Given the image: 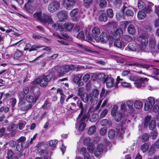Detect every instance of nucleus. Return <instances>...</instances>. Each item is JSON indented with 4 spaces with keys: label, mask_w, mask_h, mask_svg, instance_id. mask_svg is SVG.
I'll return each mask as SVG.
<instances>
[{
    "label": "nucleus",
    "mask_w": 159,
    "mask_h": 159,
    "mask_svg": "<svg viewBox=\"0 0 159 159\" xmlns=\"http://www.w3.org/2000/svg\"><path fill=\"white\" fill-rule=\"evenodd\" d=\"M154 4L151 2H148L146 6L144 2H139L138 4V6L139 9H142L147 13H149L152 10V7Z\"/></svg>",
    "instance_id": "f257e3e1"
},
{
    "label": "nucleus",
    "mask_w": 159,
    "mask_h": 159,
    "mask_svg": "<svg viewBox=\"0 0 159 159\" xmlns=\"http://www.w3.org/2000/svg\"><path fill=\"white\" fill-rule=\"evenodd\" d=\"M81 100L84 103H88L91 105L93 102V95L91 93H89L84 92L83 94H82L80 97Z\"/></svg>",
    "instance_id": "f03ea898"
},
{
    "label": "nucleus",
    "mask_w": 159,
    "mask_h": 159,
    "mask_svg": "<svg viewBox=\"0 0 159 159\" xmlns=\"http://www.w3.org/2000/svg\"><path fill=\"white\" fill-rule=\"evenodd\" d=\"M155 98L153 97H150L148 98V101H146L144 104V109L145 111L152 108L156 103Z\"/></svg>",
    "instance_id": "7ed1b4c3"
},
{
    "label": "nucleus",
    "mask_w": 159,
    "mask_h": 159,
    "mask_svg": "<svg viewBox=\"0 0 159 159\" xmlns=\"http://www.w3.org/2000/svg\"><path fill=\"white\" fill-rule=\"evenodd\" d=\"M137 41L139 43L141 48H143L148 45V40L147 37L143 35H140L138 37Z\"/></svg>",
    "instance_id": "20e7f679"
},
{
    "label": "nucleus",
    "mask_w": 159,
    "mask_h": 159,
    "mask_svg": "<svg viewBox=\"0 0 159 159\" xmlns=\"http://www.w3.org/2000/svg\"><path fill=\"white\" fill-rule=\"evenodd\" d=\"M59 7V3L55 0H54L48 5V9L50 12H53L57 11Z\"/></svg>",
    "instance_id": "39448f33"
},
{
    "label": "nucleus",
    "mask_w": 159,
    "mask_h": 159,
    "mask_svg": "<svg viewBox=\"0 0 159 159\" xmlns=\"http://www.w3.org/2000/svg\"><path fill=\"white\" fill-rule=\"evenodd\" d=\"M19 104L21 106V110L27 111L32 108L33 106L31 104H29L28 106H25V102L24 99H19Z\"/></svg>",
    "instance_id": "423d86ee"
},
{
    "label": "nucleus",
    "mask_w": 159,
    "mask_h": 159,
    "mask_svg": "<svg viewBox=\"0 0 159 159\" xmlns=\"http://www.w3.org/2000/svg\"><path fill=\"white\" fill-rule=\"evenodd\" d=\"M97 42H99L101 41L103 43H106L109 39V37L107 34L105 32H102L99 36L96 37Z\"/></svg>",
    "instance_id": "0eeeda50"
},
{
    "label": "nucleus",
    "mask_w": 159,
    "mask_h": 159,
    "mask_svg": "<svg viewBox=\"0 0 159 159\" xmlns=\"http://www.w3.org/2000/svg\"><path fill=\"white\" fill-rule=\"evenodd\" d=\"M46 77L45 76H42L41 78H39L35 79L32 81L31 82V84L33 85H36L39 84L40 86H45L46 85L45 83H42V80H44L45 82H47Z\"/></svg>",
    "instance_id": "6e6552de"
},
{
    "label": "nucleus",
    "mask_w": 159,
    "mask_h": 159,
    "mask_svg": "<svg viewBox=\"0 0 159 159\" xmlns=\"http://www.w3.org/2000/svg\"><path fill=\"white\" fill-rule=\"evenodd\" d=\"M106 80L105 83H106L107 88H110L113 87H116V83L114 82V80L112 77H109L108 75H107Z\"/></svg>",
    "instance_id": "1a4fd4ad"
},
{
    "label": "nucleus",
    "mask_w": 159,
    "mask_h": 159,
    "mask_svg": "<svg viewBox=\"0 0 159 159\" xmlns=\"http://www.w3.org/2000/svg\"><path fill=\"white\" fill-rule=\"evenodd\" d=\"M77 0H63V4L67 10L71 9Z\"/></svg>",
    "instance_id": "9d476101"
},
{
    "label": "nucleus",
    "mask_w": 159,
    "mask_h": 159,
    "mask_svg": "<svg viewBox=\"0 0 159 159\" xmlns=\"http://www.w3.org/2000/svg\"><path fill=\"white\" fill-rule=\"evenodd\" d=\"M45 144L44 143L40 142L37 145L36 147L38 148V151L39 154L41 155H43L45 154H47L48 152L47 151L43 148L44 147Z\"/></svg>",
    "instance_id": "9b49d317"
},
{
    "label": "nucleus",
    "mask_w": 159,
    "mask_h": 159,
    "mask_svg": "<svg viewBox=\"0 0 159 159\" xmlns=\"http://www.w3.org/2000/svg\"><path fill=\"white\" fill-rule=\"evenodd\" d=\"M42 22L48 24H51L53 22V20L51 16L48 14L44 13L43 14Z\"/></svg>",
    "instance_id": "f8f14e48"
},
{
    "label": "nucleus",
    "mask_w": 159,
    "mask_h": 159,
    "mask_svg": "<svg viewBox=\"0 0 159 159\" xmlns=\"http://www.w3.org/2000/svg\"><path fill=\"white\" fill-rule=\"evenodd\" d=\"M103 147V145L102 144H99L98 145L94 152V155L96 157H99L101 154L102 153Z\"/></svg>",
    "instance_id": "ddd939ff"
},
{
    "label": "nucleus",
    "mask_w": 159,
    "mask_h": 159,
    "mask_svg": "<svg viewBox=\"0 0 159 159\" xmlns=\"http://www.w3.org/2000/svg\"><path fill=\"white\" fill-rule=\"evenodd\" d=\"M122 34V31L120 29H118L114 31L112 34V37L113 39H120Z\"/></svg>",
    "instance_id": "4468645a"
},
{
    "label": "nucleus",
    "mask_w": 159,
    "mask_h": 159,
    "mask_svg": "<svg viewBox=\"0 0 159 159\" xmlns=\"http://www.w3.org/2000/svg\"><path fill=\"white\" fill-rule=\"evenodd\" d=\"M93 33V37L95 40H96V37H98L100 34L101 32L99 29L97 27H94L92 30Z\"/></svg>",
    "instance_id": "2eb2a0df"
},
{
    "label": "nucleus",
    "mask_w": 159,
    "mask_h": 159,
    "mask_svg": "<svg viewBox=\"0 0 159 159\" xmlns=\"http://www.w3.org/2000/svg\"><path fill=\"white\" fill-rule=\"evenodd\" d=\"M107 76V75H106L104 73H99L96 75V78L98 80L102 81L103 83H105Z\"/></svg>",
    "instance_id": "dca6fc26"
},
{
    "label": "nucleus",
    "mask_w": 159,
    "mask_h": 159,
    "mask_svg": "<svg viewBox=\"0 0 159 159\" xmlns=\"http://www.w3.org/2000/svg\"><path fill=\"white\" fill-rule=\"evenodd\" d=\"M80 152L83 155L84 159H89V154L87 152L86 148H81L80 149Z\"/></svg>",
    "instance_id": "f3484780"
},
{
    "label": "nucleus",
    "mask_w": 159,
    "mask_h": 159,
    "mask_svg": "<svg viewBox=\"0 0 159 159\" xmlns=\"http://www.w3.org/2000/svg\"><path fill=\"white\" fill-rule=\"evenodd\" d=\"M64 29L67 31H71L74 27V24L69 22L65 23L63 25Z\"/></svg>",
    "instance_id": "a211bd4d"
},
{
    "label": "nucleus",
    "mask_w": 159,
    "mask_h": 159,
    "mask_svg": "<svg viewBox=\"0 0 159 159\" xmlns=\"http://www.w3.org/2000/svg\"><path fill=\"white\" fill-rule=\"evenodd\" d=\"M42 76H45L46 77V81L47 82H45L44 80H42V83L43 82L44 84V83H45L46 84V85L45 86H42L43 87H45L48 84V83L51 80V79L53 77V74L52 73H50L48 74V75H43Z\"/></svg>",
    "instance_id": "6ab92c4d"
},
{
    "label": "nucleus",
    "mask_w": 159,
    "mask_h": 159,
    "mask_svg": "<svg viewBox=\"0 0 159 159\" xmlns=\"http://www.w3.org/2000/svg\"><path fill=\"white\" fill-rule=\"evenodd\" d=\"M59 18H60V20L63 21V20H66L67 18V13L64 11H60L58 14Z\"/></svg>",
    "instance_id": "aec40b11"
},
{
    "label": "nucleus",
    "mask_w": 159,
    "mask_h": 159,
    "mask_svg": "<svg viewBox=\"0 0 159 159\" xmlns=\"http://www.w3.org/2000/svg\"><path fill=\"white\" fill-rule=\"evenodd\" d=\"M156 121L155 120H151L149 124V129L151 130L156 129Z\"/></svg>",
    "instance_id": "412c9836"
},
{
    "label": "nucleus",
    "mask_w": 159,
    "mask_h": 159,
    "mask_svg": "<svg viewBox=\"0 0 159 159\" xmlns=\"http://www.w3.org/2000/svg\"><path fill=\"white\" fill-rule=\"evenodd\" d=\"M33 16L34 18L41 22L43 16L41 12H36L34 14Z\"/></svg>",
    "instance_id": "4be33fe9"
},
{
    "label": "nucleus",
    "mask_w": 159,
    "mask_h": 159,
    "mask_svg": "<svg viewBox=\"0 0 159 159\" xmlns=\"http://www.w3.org/2000/svg\"><path fill=\"white\" fill-rule=\"evenodd\" d=\"M65 107H67L66 108H68L70 111H75L76 110V104L74 102H72L69 103L68 105H66Z\"/></svg>",
    "instance_id": "5701e85b"
},
{
    "label": "nucleus",
    "mask_w": 159,
    "mask_h": 159,
    "mask_svg": "<svg viewBox=\"0 0 159 159\" xmlns=\"http://www.w3.org/2000/svg\"><path fill=\"white\" fill-rule=\"evenodd\" d=\"M128 33L130 34H134L135 32V30L134 25L132 24L129 25L127 29Z\"/></svg>",
    "instance_id": "b1692460"
},
{
    "label": "nucleus",
    "mask_w": 159,
    "mask_h": 159,
    "mask_svg": "<svg viewBox=\"0 0 159 159\" xmlns=\"http://www.w3.org/2000/svg\"><path fill=\"white\" fill-rule=\"evenodd\" d=\"M146 15L145 13L142 11H139L138 13L137 17L138 19L142 20L146 17Z\"/></svg>",
    "instance_id": "393cba45"
},
{
    "label": "nucleus",
    "mask_w": 159,
    "mask_h": 159,
    "mask_svg": "<svg viewBox=\"0 0 159 159\" xmlns=\"http://www.w3.org/2000/svg\"><path fill=\"white\" fill-rule=\"evenodd\" d=\"M66 96L65 94L61 95V96L59 102L60 104L61 107H64V106L65 107V106L66 105V103L64 102V101L66 98Z\"/></svg>",
    "instance_id": "a878e982"
},
{
    "label": "nucleus",
    "mask_w": 159,
    "mask_h": 159,
    "mask_svg": "<svg viewBox=\"0 0 159 159\" xmlns=\"http://www.w3.org/2000/svg\"><path fill=\"white\" fill-rule=\"evenodd\" d=\"M98 20L100 21H107V16L106 13H103L101 14L99 17Z\"/></svg>",
    "instance_id": "bb28decb"
},
{
    "label": "nucleus",
    "mask_w": 159,
    "mask_h": 159,
    "mask_svg": "<svg viewBox=\"0 0 159 159\" xmlns=\"http://www.w3.org/2000/svg\"><path fill=\"white\" fill-rule=\"evenodd\" d=\"M90 116V114L89 111L86 114H84L83 117L81 119L80 122H87Z\"/></svg>",
    "instance_id": "cd10ccee"
},
{
    "label": "nucleus",
    "mask_w": 159,
    "mask_h": 159,
    "mask_svg": "<svg viewBox=\"0 0 159 159\" xmlns=\"http://www.w3.org/2000/svg\"><path fill=\"white\" fill-rule=\"evenodd\" d=\"M25 99L26 101L30 103H35L36 102L33 95H27Z\"/></svg>",
    "instance_id": "c85d7f7f"
},
{
    "label": "nucleus",
    "mask_w": 159,
    "mask_h": 159,
    "mask_svg": "<svg viewBox=\"0 0 159 159\" xmlns=\"http://www.w3.org/2000/svg\"><path fill=\"white\" fill-rule=\"evenodd\" d=\"M149 149V144L148 143H145L141 145V149L143 153L147 152Z\"/></svg>",
    "instance_id": "c756f323"
},
{
    "label": "nucleus",
    "mask_w": 159,
    "mask_h": 159,
    "mask_svg": "<svg viewBox=\"0 0 159 159\" xmlns=\"http://www.w3.org/2000/svg\"><path fill=\"white\" fill-rule=\"evenodd\" d=\"M114 45L115 46L118 48H122V43L120 39L115 40L114 43Z\"/></svg>",
    "instance_id": "7c9ffc66"
},
{
    "label": "nucleus",
    "mask_w": 159,
    "mask_h": 159,
    "mask_svg": "<svg viewBox=\"0 0 159 159\" xmlns=\"http://www.w3.org/2000/svg\"><path fill=\"white\" fill-rule=\"evenodd\" d=\"M16 124L13 123H11L7 127V131H10L11 130H16Z\"/></svg>",
    "instance_id": "2f4dec72"
},
{
    "label": "nucleus",
    "mask_w": 159,
    "mask_h": 159,
    "mask_svg": "<svg viewBox=\"0 0 159 159\" xmlns=\"http://www.w3.org/2000/svg\"><path fill=\"white\" fill-rule=\"evenodd\" d=\"M115 131L113 129H111L108 132V137L110 139H113L115 134Z\"/></svg>",
    "instance_id": "473e14b6"
},
{
    "label": "nucleus",
    "mask_w": 159,
    "mask_h": 159,
    "mask_svg": "<svg viewBox=\"0 0 159 159\" xmlns=\"http://www.w3.org/2000/svg\"><path fill=\"white\" fill-rule=\"evenodd\" d=\"M122 116V114L121 112L120 111L117 112L116 116H114L115 120L116 122H119L121 119Z\"/></svg>",
    "instance_id": "72a5a7b5"
},
{
    "label": "nucleus",
    "mask_w": 159,
    "mask_h": 159,
    "mask_svg": "<svg viewBox=\"0 0 159 159\" xmlns=\"http://www.w3.org/2000/svg\"><path fill=\"white\" fill-rule=\"evenodd\" d=\"M143 106V103L140 101H136L134 103V107L137 109H140L142 108Z\"/></svg>",
    "instance_id": "f704fd0d"
},
{
    "label": "nucleus",
    "mask_w": 159,
    "mask_h": 159,
    "mask_svg": "<svg viewBox=\"0 0 159 159\" xmlns=\"http://www.w3.org/2000/svg\"><path fill=\"white\" fill-rule=\"evenodd\" d=\"M127 47L129 50L135 51L136 49V44L134 43H131L128 44Z\"/></svg>",
    "instance_id": "c9c22d12"
},
{
    "label": "nucleus",
    "mask_w": 159,
    "mask_h": 159,
    "mask_svg": "<svg viewBox=\"0 0 159 159\" xmlns=\"http://www.w3.org/2000/svg\"><path fill=\"white\" fill-rule=\"evenodd\" d=\"M98 116L97 113H93L89 118V121L92 122H94L96 121L98 118Z\"/></svg>",
    "instance_id": "e433bc0d"
},
{
    "label": "nucleus",
    "mask_w": 159,
    "mask_h": 159,
    "mask_svg": "<svg viewBox=\"0 0 159 159\" xmlns=\"http://www.w3.org/2000/svg\"><path fill=\"white\" fill-rule=\"evenodd\" d=\"M52 27L54 28H55L57 27V28L56 29L57 31H59L60 32H62L64 29V27L63 28L62 25H61L60 24H57V25L56 24L53 25Z\"/></svg>",
    "instance_id": "4c0bfd02"
},
{
    "label": "nucleus",
    "mask_w": 159,
    "mask_h": 159,
    "mask_svg": "<svg viewBox=\"0 0 159 159\" xmlns=\"http://www.w3.org/2000/svg\"><path fill=\"white\" fill-rule=\"evenodd\" d=\"M159 109V100L157 99L155 105L153 107L152 111L153 112L157 113Z\"/></svg>",
    "instance_id": "58836bf2"
},
{
    "label": "nucleus",
    "mask_w": 159,
    "mask_h": 159,
    "mask_svg": "<svg viewBox=\"0 0 159 159\" xmlns=\"http://www.w3.org/2000/svg\"><path fill=\"white\" fill-rule=\"evenodd\" d=\"M157 135L158 133L156 129L151 130V131L150 133V135L152 139H155L157 137Z\"/></svg>",
    "instance_id": "ea45409f"
},
{
    "label": "nucleus",
    "mask_w": 159,
    "mask_h": 159,
    "mask_svg": "<svg viewBox=\"0 0 159 159\" xmlns=\"http://www.w3.org/2000/svg\"><path fill=\"white\" fill-rule=\"evenodd\" d=\"M134 102L132 101L129 100L126 103V104L127 106L129 108V110L131 112L133 111V105Z\"/></svg>",
    "instance_id": "a19ab883"
},
{
    "label": "nucleus",
    "mask_w": 159,
    "mask_h": 159,
    "mask_svg": "<svg viewBox=\"0 0 159 159\" xmlns=\"http://www.w3.org/2000/svg\"><path fill=\"white\" fill-rule=\"evenodd\" d=\"M96 131V126L93 125L90 127L89 129L88 133L89 135H92Z\"/></svg>",
    "instance_id": "79ce46f5"
},
{
    "label": "nucleus",
    "mask_w": 159,
    "mask_h": 159,
    "mask_svg": "<svg viewBox=\"0 0 159 159\" xmlns=\"http://www.w3.org/2000/svg\"><path fill=\"white\" fill-rule=\"evenodd\" d=\"M94 147L95 146L93 143H89L87 147V149L88 151L90 153H93L94 150Z\"/></svg>",
    "instance_id": "37998d69"
},
{
    "label": "nucleus",
    "mask_w": 159,
    "mask_h": 159,
    "mask_svg": "<svg viewBox=\"0 0 159 159\" xmlns=\"http://www.w3.org/2000/svg\"><path fill=\"white\" fill-rule=\"evenodd\" d=\"M22 55V52L20 51L17 50L15 52L14 56V58L18 60L20 58Z\"/></svg>",
    "instance_id": "c03bdc74"
},
{
    "label": "nucleus",
    "mask_w": 159,
    "mask_h": 159,
    "mask_svg": "<svg viewBox=\"0 0 159 159\" xmlns=\"http://www.w3.org/2000/svg\"><path fill=\"white\" fill-rule=\"evenodd\" d=\"M93 2V0H84V6L88 8Z\"/></svg>",
    "instance_id": "a18cd8bd"
},
{
    "label": "nucleus",
    "mask_w": 159,
    "mask_h": 159,
    "mask_svg": "<svg viewBox=\"0 0 159 159\" xmlns=\"http://www.w3.org/2000/svg\"><path fill=\"white\" fill-rule=\"evenodd\" d=\"M124 133L125 131L122 128H121V130L119 129L117 130V134L118 136L119 137H120L121 139L123 138Z\"/></svg>",
    "instance_id": "49530a36"
},
{
    "label": "nucleus",
    "mask_w": 159,
    "mask_h": 159,
    "mask_svg": "<svg viewBox=\"0 0 159 159\" xmlns=\"http://www.w3.org/2000/svg\"><path fill=\"white\" fill-rule=\"evenodd\" d=\"M14 152L11 149H8L7 150V155L6 158L7 159H11L14 155Z\"/></svg>",
    "instance_id": "de8ad7c7"
},
{
    "label": "nucleus",
    "mask_w": 159,
    "mask_h": 159,
    "mask_svg": "<svg viewBox=\"0 0 159 159\" xmlns=\"http://www.w3.org/2000/svg\"><path fill=\"white\" fill-rule=\"evenodd\" d=\"M118 108V107L116 105H115L111 109V114L113 116H116V114L117 113L116 111L117 110Z\"/></svg>",
    "instance_id": "09e8293b"
},
{
    "label": "nucleus",
    "mask_w": 159,
    "mask_h": 159,
    "mask_svg": "<svg viewBox=\"0 0 159 159\" xmlns=\"http://www.w3.org/2000/svg\"><path fill=\"white\" fill-rule=\"evenodd\" d=\"M149 138V137L148 134L145 133L142 136V141L145 142L148 141Z\"/></svg>",
    "instance_id": "8fccbe9b"
},
{
    "label": "nucleus",
    "mask_w": 159,
    "mask_h": 159,
    "mask_svg": "<svg viewBox=\"0 0 159 159\" xmlns=\"http://www.w3.org/2000/svg\"><path fill=\"white\" fill-rule=\"evenodd\" d=\"M123 38L124 40L128 42H131L133 40L132 38L129 35H124Z\"/></svg>",
    "instance_id": "3c124183"
},
{
    "label": "nucleus",
    "mask_w": 159,
    "mask_h": 159,
    "mask_svg": "<svg viewBox=\"0 0 159 159\" xmlns=\"http://www.w3.org/2000/svg\"><path fill=\"white\" fill-rule=\"evenodd\" d=\"M57 142V140L56 139L50 140L49 141V146L52 147H56V145Z\"/></svg>",
    "instance_id": "603ef678"
},
{
    "label": "nucleus",
    "mask_w": 159,
    "mask_h": 159,
    "mask_svg": "<svg viewBox=\"0 0 159 159\" xmlns=\"http://www.w3.org/2000/svg\"><path fill=\"white\" fill-rule=\"evenodd\" d=\"M149 45L152 50H153L156 47V44L155 41L151 39L149 41Z\"/></svg>",
    "instance_id": "864d4df0"
},
{
    "label": "nucleus",
    "mask_w": 159,
    "mask_h": 159,
    "mask_svg": "<svg viewBox=\"0 0 159 159\" xmlns=\"http://www.w3.org/2000/svg\"><path fill=\"white\" fill-rule=\"evenodd\" d=\"M155 148L154 146H152L149 148L148 150L149 155L150 156L153 155L155 152Z\"/></svg>",
    "instance_id": "5fc2aeb1"
},
{
    "label": "nucleus",
    "mask_w": 159,
    "mask_h": 159,
    "mask_svg": "<svg viewBox=\"0 0 159 159\" xmlns=\"http://www.w3.org/2000/svg\"><path fill=\"white\" fill-rule=\"evenodd\" d=\"M106 12L107 16L111 18L113 16V10L111 9H108L107 10Z\"/></svg>",
    "instance_id": "6e6d98bb"
},
{
    "label": "nucleus",
    "mask_w": 159,
    "mask_h": 159,
    "mask_svg": "<svg viewBox=\"0 0 159 159\" xmlns=\"http://www.w3.org/2000/svg\"><path fill=\"white\" fill-rule=\"evenodd\" d=\"M40 94V92L39 90L36 91L34 94L33 96H34V98L36 102L39 98Z\"/></svg>",
    "instance_id": "4d7b16f0"
},
{
    "label": "nucleus",
    "mask_w": 159,
    "mask_h": 159,
    "mask_svg": "<svg viewBox=\"0 0 159 159\" xmlns=\"http://www.w3.org/2000/svg\"><path fill=\"white\" fill-rule=\"evenodd\" d=\"M80 124L79 127V130L82 131L84 130L86 126V124L84 122H80Z\"/></svg>",
    "instance_id": "13d9d810"
},
{
    "label": "nucleus",
    "mask_w": 159,
    "mask_h": 159,
    "mask_svg": "<svg viewBox=\"0 0 159 159\" xmlns=\"http://www.w3.org/2000/svg\"><path fill=\"white\" fill-rule=\"evenodd\" d=\"M26 141V138L24 136H21L17 140V143H22L23 144L25 143Z\"/></svg>",
    "instance_id": "bf43d9fd"
},
{
    "label": "nucleus",
    "mask_w": 159,
    "mask_h": 159,
    "mask_svg": "<svg viewBox=\"0 0 159 159\" xmlns=\"http://www.w3.org/2000/svg\"><path fill=\"white\" fill-rule=\"evenodd\" d=\"M77 8H75L72 10L70 12V15L71 17H74L77 15L78 12Z\"/></svg>",
    "instance_id": "052dcab7"
},
{
    "label": "nucleus",
    "mask_w": 159,
    "mask_h": 159,
    "mask_svg": "<svg viewBox=\"0 0 159 159\" xmlns=\"http://www.w3.org/2000/svg\"><path fill=\"white\" fill-rule=\"evenodd\" d=\"M16 148L17 151L19 152H21L22 150H23V144L17 143Z\"/></svg>",
    "instance_id": "680f3d73"
},
{
    "label": "nucleus",
    "mask_w": 159,
    "mask_h": 159,
    "mask_svg": "<svg viewBox=\"0 0 159 159\" xmlns=\"http://www.w3.org/2000/svg\"><path fill=\"white\" fill-rule=\"evenodd\" d=\"M107 4V2L105 0H101L100 2L99 6L102 8L106 7Z\"/></svg>",
    "instance_id": "e2e57ef3"
},
{
    "label": "nucleus",
    "mask_w": 159,
    "mask_h": 159,
    "mask_svg": "<svg viewBox=\"0 0 159 159\" xmlns=\"http://www.w3.org/2000/svg\"><path fill=\"white\" fill-rule=\"evenodd\" d=\"M69 71L70 70L71 71L74 70L78 68L77 65L75 66L73 65H67Z\"/></svg>",
    "instance_id": "0e129e2a"
},
{
    "label": "nucleus",
    "mask_w": 159,
    "mask_h": 159,
    "mask_svg": "<svg viewBox=\"0 0 159 159\" xmlns=\"http://www.w3.org/2000/svg\"><path fill=\"white\" fill-rule=\"evenodd\" d=\"M92 94L94 98H97L99 95V92L97 89H94L91 93Z\"/></svg>",
    "instance_id": "69168bd1"
},
{
    "label": "nucleus",
    "mask_w": 159,
    "mask_h": 159,
    "mask_svg": "<svg viewBox=\"0 0 159 159\" xmlns=\"http://www.w3.org/2000/svg\"><path fill=\"white\" fill-rule=\"evenodd\" d=\"M129 24V23L128 21L125 20L122 22L121 26L123 29L125 30L127 28Z\"/></svg>",
    "instance_id": "338daca9"
},
{
    "label": "nucleus",
    "mask_w": 159,
    "mask_h": 159,
    "mask_svg": "<svg viewBox=\"0 0 159 159\" xmlns=\"http://www.w3.org/2000/svg\"><path fill=\"white\" fill-rule=\"evenodd\" d=\"M90 77V75L89 74H86L83 77V80L84 82H87L89 80Z\"/></svg>",
    "instance_id": "774afa93"
}]
</instances>
